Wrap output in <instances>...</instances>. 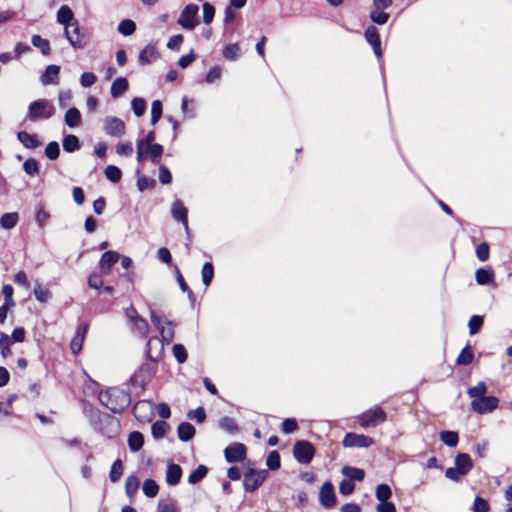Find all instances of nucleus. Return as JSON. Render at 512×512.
Instances as JSON below:
<instances>
[{
  "label": "nucleus",
  "mask_w": 512,
  "mask_h": 512,
  "mask_svg": "<svg viewBox=\"0 0 512 512\" xmlns=\"http://www.w3.org/2000/svg\"><path fill=\"white\" fill-rule=\"evenodd\" d=\"M57 21L68 28L69 25L72 26L73 23H71L74 20V14L71 10V8L67 5H63L59 8L57 11Z\"/></svg>",
  "instance_id": "bb28decb"
},
{
  "label": "nucleus",
  "mask_w": 512,
  "mask_h": 512,
  "mask_svg": "<svg viewBox=\"0 0 512 512\" xmlns=\"http://www.w3.org/2000/svg\"><path fill=\"white\" fill-rule=\"evenodd\" d=\"M139 485L140 481L135 475L128 476L125 482V492L127 496L132 497L137 492Z\"/></svg>",
  "instance_id": "37998d69"
},
{
  "label": "nucleus",
  "mask_w": 512,
  "mask_h": 512,
  "mask_svg": "<svg viewBox=\"0 0 512 512\" xmlns=\"http://www.w3.org/2000/svg\"><path fill=\"white\" fill-rule=\"evenodd\" d=\"M474 358L471 346H465L456 359L458 365H469L472 363Z\"/></svg>",
  "instance_id": "4c0bfd02"
},
{
  "label": "nucleus",
  "mask_w": 512,
  "mask_h": 512,
  "mask_svg": "<svg viewBox=\"0 0 512 512\" xmlns=\"http://www.w3.org/2000/svg\"><path fill=\"white\" fill-rule=\"evenodd\" d=\"M472 460L470 456L466 453H460L455 458V467L462 473L466 475L472 469Z\"/></svg>",
  "instance_id": "393cba45"
},
{
  "label": "nucleus",
  "mask_w": 512,
  "mask_h": 512,
  "mask_svg": "<svg viewBox=\"0 0 512 512\" xmlns=\"http://www.w3.org/2000/svg\"><path fill=\"white\" fill-rule=\"evenodd\" d=\"M104 174L113 183L119 182L122 177L121 170L115 165H108L104 170Z\"/></svg>",
  "instance_id": "3c124183"
},
{
  "label": "nucleus",
  "mask_w": 512,
  "mask_h": 512,
  "mask_svg": "<svg viewBox=\"0 0 512 512\" xmlns=\"http://www.w3.org/2000/svg\"><path fill=\"white\" fill-rule=\"evenodd\" d=\"M131 327L141 336L145 337L148 333V323L147 321L139 316L135 320L130 323Z\"/></svg>",
  "instance_id": "a18cd8bd"
},
{
  "label": "nucleus",
  "mask_w": 512,
  "mask_h": 512,
  "mask_svg": "<svg viewBox=\"0 0 512 512\" xmlns=\"http://www.w3.org/2000/svg\"><path fill=\"white\" fill-rule=\"evenodd\" d=\"M440 440L448 447H455L458 444L459 436L455 431L445 430L440 432Z\"/></svg>",
  "instance_id": "c9c22d12"
},
{
  "label": "nucleus",
  "mask_w": 512,
  "mask_h": 512,
  "mask_svg": "<svg viewBox=\"0 0 512 512\" xmlns=\"http://www.w3.org/2000/svg\"><path fill=\"white\" fill-rule=\"evenodd\" d=\"M199 7L195 4H188L181 11L177 23L185 30H193L199 23Z\"/></svg>",
  "instance_id": "20e7f679"
},
{
  "label": "nucleus",
  "mask_w": 512,
  "mask_h": 512,
  "mask_svg": "<svg viewBox=\"0 0 512 512\" xmlns=\"http://www.w3.org/2000/svg\"><path fill=\"white\" fill-rule=\"evenodd\" d=\"M155 369L148 363H143L139 369L133 374L130 381L133 386L143 389L145 385L152 379Z\"/></svg>",
  "instance_id": "6e6552de"
},
{
  "label": "nucleus",
  "mask_w": 512,
  "mask_h": 512,
  "mask_svg": "<svg viewBox=\"0 0 512 512\" xmlns=\"http://www.w3.org/2000/svg\"><path fill=\"white\" fill-rule=\"evenodd\" d=\"M364 36L366 41L372 46L374 54L376 55L378 60L382 58V49H381V41L379 37L378 30L374 26H369L365 32Z\"/></svg>",
  "instance_id": "4468645a"
},
{
  "label": "nucleus",
  "mask_w": 512,
  "mask_h": 512,
  "mask_svg": "<svg viewBox=\"0 0 512 512\" xmlns=\"http://www.w3.org/2000/svg\"><path fill=\"white\" fill-rule=\"evenodd\" d=\"M11 340L7 334L0 332V352L4 358H7L12 354L10 350Z\"/></svg>",
  "instance_id": "4d7b16f0"
},
{
  "label": "nucleus",
  "mask_w": 512,
  "mask_h": 512,
  "mask_svg": "<svg viewBox=\"0 0 512 512\" xmlns=\"http://www.w3.org/2000/svg\"><path fill=\"white\" fill-rule=\"evenodd\" d=\"M208 473V468L204 465H199L188 477L190 484L199 483Z\"/></svg>",
  "instance_id": "79ce46f5"
},
{
  "label": "nucleus",
  "mask_w": 512,
  "mask_h": 512,
  "mask_svg": "<svg viewBox=\"0 0 512 512\" xmlns=\"http://www.w3.org/2000/svg\"><path fill=\"white\" fill-rule=\"evenodd\" d=\"M370 19L373 23L383 25L387 23L389 14L381 10H375L370 12Z\"/></svg>",
  "instance_id": "680f3d73"
},
{
  "label": "nucleus",
  "mask_w": 512,
  "mask_h": 512,
  "mask_svg": "<svg viewBox=\"0 0 512 512\" xmlns=\"http://www.w3.org/2000/svg\"><path fill=\"white\" fill-rule=\"evenodd\" d=\"M486 391H487V388H486L485 383L479 382L476 386L470 387L467 392L471 398L480 399V397L486 396L485 395Z\"/></svg>",
  "instance_id": "bf43d9fd"
},
{
  "label": "nucleus",
  "mask_w": 512,
  "mask_h": 512,
  "mask_svg": "<svg viewBox=\"0 0 512 512\" xmlns=\"http://www.w3.org/2000/svg\"><path fill=\"white\" fill-rule=\"evenodd\" d=\"M64 121L65 124L70 128L79 126L81 124L80 111L75 107L68 109L64 115Z\"/></svg>",
  "instance_id": "cd10ccee"
},
{
  "label": "nucleus",
  "mask_w": 512,
  "mask_h": 512,
  "mask_svg": "<svg viewBox=\"0 0 512 512\" xmlns=\"http://www.w3.org/2000/svg\"><path fill=\"white\" fill-rule=\"evenodd\" d=\"M195 432L196 430L194 426L188 422H182L177 427L178 438L183 442L191 440L194 437Z\"/></svg>",
  "instance_id": "a878e982"
},
{
  "label": "nucleus",
  "mask_w": 512,
  "mask_h": 512,
  "mask_svg": "<svg viewBox=\"0 0 512 512\" xmlns=\"http://www.w3.org/2000/svg\"><path fill=\"white\" fill-rule=\"evenodd\" d=\"M342 474L349 478L348 480L352 481V480H356V481H362L365 477V472L364 470L360 469V468H356V467H351V466H344L342 468Z\"/></svg>",
  "instance_id": "2f4dec72"
},
{
  "label": "nucleus",
  "mask_w": 512,
  "mask_h": 512,
  "mask_svg": "<svg viewBox=\"0 0 512 512\" xmlns=\"http://www.w3.org/2000/svg\"><path fill=\"white\" fill-rule=\"evenodd\" d=\"M152 403L149 401H138L133 407V414L136 419L144 421L148 419V415L152 414Z\"/></svg>",
  "instance_id": "aec40b11"
},
{
  "label": "nucleus",
  "mask_w": 512,
  "mask_h": 512,
  "mask_svg": "<svg viewBox=\"0 0 512 512\" xmlns=\"http://www.w3.org/2000/svg\"><path fill=\"white\" fill-rule=\"evenodd\" d=\"M72 32L69 31L67 27L64 29L65 38L68 40L69 44L74 49H82L85 46V43L81 39L80 29L77 21H74Z\"/></svg>",
  "instance_id": "f3484780"
},
{
  "label": "nucleus",
  "mask_w": 512,
  "mask_h": 512,
  "mask_svg": "<svg viewBox=\"0 0 512 512\" xmlns=\"http://www.w3.org/2000/svg\"><path fill=\"white\" fill-rule=\"evenodd\" d=\"M60 154V148L59 144L56 141H52L47 144L45 148V155L50 160H55L59 157Z\"/></svg>",
  "instance_id": "052dcab7"
},
{
  "label": "nucleus",
  "mask_w": 512,
  "mask_h": 512,
  "mask_svg": "<svg viewBox=\"0 0 512 512\" xmlns=\"http://www.w3.org/2000/svg\"><path fill=\"white\" fill-rule=\"evenodd\" d=\"M202 8H203V22L206 25H209L213 21V18L215 15V8L213 5H211L208 2H205L203 4Z\"/></svg>",
  "instance_id": "0e129e2a"
},
{
  "label": "nucleus",
  "mask_w": 512,
  "mask_h": 512,
  "mask_svg": "<svg viewBox=\"0 0 512 512\" xmlns=\"http://www.w3.org/2000/svg\"><path fill=\"white\" fill-rule=\"evenodd\" d=\"M166 326H162L159 331L161 335V341L162 343L169 344L172 342L174 338V330H173V323L171 321H165Z\"/></svg>",
  "instance_id": "a19ab883"
},
{
  "label": "nucleus",
  "mask_w": 512,
  "mask_h": 512,
  "mask_svg": "<svg viewBox=\"0 0 512 512\" xmlns=\"http://www.w3.org/2000/svg\"><path fill=\"white\" fill-rule=\"evenodd\" d=\"M103 129L105 133L111 137H122L126 132L124 121L115 116H107L104 118Z\"/></svg>",
  "instance_id": "0eeeda50"
},
{
  "label": "nucleus",
  "mask_w": 512,
  "mask_h": 512,
  "mask_svg": "<svg viewBox=\"0 0 512 512\" xmlns=\"http://www.w3.org/2000/svg\"><path fill=\"white\" fill-rule=\"evenodd\" d=\"M145 151L148 158H150L154 164H157L159 162L160 156L163 154L164 148L161 144L154 143L145 146Z\"/></svg>",
  "instance_id": "473e14b6"
},
{
  "label": "nucleus",
  "mask_w": 512,
  "mask_h": 512,
  "mask_svg": "<svg viewBox=\"0 0 512 512\" xmlns=\"http://www.w3.org/2000/svg\"><path fill=\"white\" fill-rule=\"evenodd\" d=\"M475 280L479 285L494 283V271L491 268H479L475 272Z\"/></svg>",
  "instance_id": "b1692460"
},
{
  "label": "nucleus",
  "mask_w": 512,
  "mask_h": 512,
  "mask_svg": "<svg viewBox=\"0 0 512 512\" xmlns=\"http://www.w3.org/2000/svg\"><path fill=\"white\" fill-rule=\"evenodd\" d=\"M182 477V469L178 464L169 462L167 464L166 482L170 486L177 485Z\"/></svg>",
  "instance_id": "412c9836"
},
{
  "label": "nucleus",
  "mask_w": 512,
  "mask_h": 512,
  "mask_svg": "<svg viewBox=\"0 0 512 512\" xmlns=\"http://www.w3.org/2000/svg\"><path fill=\"white\" fill-rule=\"evenodd\" d=\"M34 296L39 302H47L50 298V293L47 288L43 287L39 281H36L34 286Z\"/></svg>",
  "instance_id": "8fccbe9b"
},
{
  "label": "nucleus",
  "mask_w": 512,
  "mask_h": 512,
  "mask_svg": "<svg viewBox=\"0 0 512 512\" xmlns=\"http://www.w3.org/2000/svg\"><path fill=\"white\" fill-rule=\"evenodd\" d=\"M171 214L174 220L182 223L185 231L189 232L188 226V209L184 206V204L176 199L171 206Z\"/></svg>",
  "instance_id": "ddd939ff"
},
{
  "label": "nucleus",
  "mask_w": 512,
  "mask_h": 512,
  "mask_svg": "<svg viewBox=\"0 0 512 512\" xmlns=\"http://www.w3.org/2000/svg\"><path fill=\"white\" fill-rule=\"evenodd\" d=\"M88 328L89 325L87 323H82L77 327L76 334L70 345L73 354L76 355L81 351Z\"/></svg>",
  "instance_id": "a211bd4d"
},
{
  "label": "nucleus",
  "mask_w": 512,
  "mask_h": 512,
  "mask_svg": "<svg viewBox=\"0 0 512 512\" xmlns=\"http://www.w3.org/2000/svg\"><path fill=\"white\" fill-rule=\"evenodd\" d=\"M374 443V440L364 434L347 433L342 441L345 448H367Z\"/></svg>",
  "instance_id": "1a4fd4ad"
},
{
  "label": "nucleus",
  "mask_w": 512,
  "mask_h": 512,
  "mask_svg": "<svg viewBox=\"0 0 512 512\" xmlns=\"http://www.w3.org/2000/svg\"><path fill=\"white\" fill-rule=\"evenodd\" d=\"M60 66L48 65L41 75L40 80L43 85H56L59 83Z\"/></svg>",
  "instance_id": "6ab92c4d"
},
{
  "label": "nucleus",
  "mask_w": 512,
  "mask_h": 512,
  "mask_svg": "<svg viewBox=\"0 0 512 512\" xmlns=\"http://www.w3.org/2000/svg\"><path fill=\"white\" fill-rule=\"evenodd\" d=\"M169 429V425L165 421H156L151 426V433L155 439L163 438Z\"/></svg>",
  "instance_id": "58836bf2"
},
{
  "label": "nucleus",
  "mask_w": 512,
  "mask_h": 512,
  "mask_svg": "<svg viewBox=\"0 0 512 512\" xmlns=\"http://www.w3.org/2000/svg\"><path fill=\"white\" fill-rule=\"evenodd\" d=\"M131 106L134 114L137 117L142 116L146 111V101L143 98L136 97L132 99Z\"/></svg>",
  "instance_id": "5fc2aeb1"
},
{
  "label": "nucleus",
  "mask_w": 512,
  "mask_h": 512,
  "mask_svg": "<svg viewBox=\"0 0 512 512\" xmlns=\"http://www.w3.org/2000/svg\"><path fill=\"white\" fill-rule=\"evenodd\" d=\"M123 474V463L120 459H117L114 461V463L111 466L109 478L111 482L116 483L120 480L121 476Z\"/></svg>",
  "instance_id": "c03bdc74"
},
{
  "label": "nucleus",
  "mask_w": 512,
  "mask_h": 512,
  "mask_svg": "<svg viewBox=\"0 0 512 512\" xmlns=\"http://www.w3.org/2000/svg\"><path fill=\"white\" fill-rule=\"evenodd\" d=\"M268 472L266 470L249 469L244 474V489L247 492L255 491L266 479Z\"/></svg>",
  "instance_id": "423d86ee"
},
{
  "label": "nucleus",
  "mask_w": 512,
  "mask_h": 512,
  "mask_svg": "<svg viewBox=\"0 0 512 512\" xmlns=\"http://www.w3.org/2000/svg\"><path fill=\"white\" fill-rule=\"evenodd\" d=\"M499 400L495 396H484L480 399H473L471 408L478 414L491 413L498 407Z\"/></svg>",
  "instance_id": "9d476101"
},
{
  "label": "nucleus",
  "mask_w": 512,
  "mask_h": 512,
  "mask_svg": "<svg viewBox=\"0 0 512 512\" xmlns=\"http://www.w3.org/2000/svg\"><path fill=\"white\" fill-rule=\"evenodd\" d=\"M315 454L314 446L306 440L297 441L293 447V455L301 464H309Z\"/></svg>",
  "instance_id": "39448f33"
},
{
  "label": "nucleus",
  "mask_w": 512,
  "mask_h": 512,
  "mask_svg": "<svg viewBox=\"0 0 512 512\" xmlns=\"http://www.w3.org/2000/svg\"><path fill=\"white\" fill-rule=\"evenodd\" d=\"M218 426L221 430L231 435H234L239 431L236 421L228 416L222 417L218 421Z\"/></svg>",
  "instance_id": "7c9ffc66"
},
{
  "label": "nucleus",
  "mask_w": 512,
  "mask_h": 512,
  "mask_svg": "<svg viewBox=\"0 0 512 512\" xmlns=\"http://www.w3.org/2000/svg\"><path fill=\"white\" fill-rule=\"evenodd\" d=\"M224 455L229 463L240 462L245 459L246 448L241 443H235L225 448Z\"/></svg>",
  "instance_id": "f8f14e48"
},
{
  "label": "nucleus",
  "mask_w": 512,
  "mask_h": 512,
  "mask_svg": "<svg viewBox=\"0 0 512 512\" xmlns=\"http://www.w3.org/2000/svg\"><path fill=\"white\" fill-rule=\"evenodd\" d=\"M144 444V436L139 431H133L128 436V447L132 452H138Z\"/></svg>",
  "instance_id": "c756f323"
},
{
  "label": "nucleus",
  "mask_w": 512,
  "mask_h": 512,
  "mask_svg": "<svg viewBox=\"0 0 512 512\" xmlns=\"http://www.w3.org/2000/svg\"><path fill=\"white\" fill-rule=\"evenodd\" d=\"M386 420V413L380 407H374L358 416V423L362 428L375 427Z\"/></svg>",
  "instance_id": "7ed1b4c3"
},
{
  "label": "nucleus",
  "mask_w": 512,
  "mask_h": 512,
  "mask_svg": "<svg viewBox=\"0 0 512 512\" xmlns=\"http://www.w3.org/2000/svg\"><path fill=\"white\" fill-rule=\"evenodd\" d=\"M319 502L325 508H332L336 503V496L331 482L326 481L319 491Z\"/></svg>",
  "instance_id": "9b49d317"
},
{
  "label": "nucleus",
  "mask_w": 512,
  "mask_h": 512,
  "mask_svg": "<svg viewBox=\"0 0 512 512\" xmlns=\"http://www.w3.org/2000/svg\"><path fill=\"white\" fill-rule=\"evenodd\" d=\"M128 80L125 77L116 78L111 85L110 94L111 97L117 99L121 97L128 89Z\"/></svg>",
  "instance_id": "5701e85b"
},
{
  "label": "nucleus",
  "mask_w": 512,
  "mask_h": 512,
  "mask_svg": "<svg viewBox=\"0 0 512 512\" xmlns=\"http://www.w3.org/2000/svg\"><path fill=\"white\" fill-rule=\"evenodd\" d=\"M172 352L178 363L183 364L187 361L188 354L184 345L175 344L172 348Z\"/></svg>",
  "instance_id": "6e6d98bb"
},
{
  "label": "nucleus",
  "mask_w": 512,
  "mask_h": 512,
  "mask_svg": "<svg viewBox=\"0 0 512 512\" xmlns=\"http://www.w3.org/2000/svg\"><path fill=\"white\" fill-rule=\"evenodd\" d=\"M266 464L271 470H276L280 467V455L277 451H271L267 457Z\"/></svg>",
  "instance_id": "338daca9"
},
{
  "label": "nucleus",
  "mask_w": 512,
  "mask_h": 512,
  "mask_svg": "<svg viewBox=\"0 0 512 512\" xmlns=\"http://www.w3.org/2000/svg\"><path fill=\"white\" fill-rule=\"evenodd\" d=\"M31 43L35 48H38L43 55H49L51 52L50 43L47 39L42 38L40 35H33Z\"/></svg>",
  "instance_id": "72a5a7b5"
},
{
  "label": "nucleus",
  "mask_w": 512,
  "mask_h": 512,
  "mask_svg": "<svg viewBox=\"0 0 512 512\" xmlns=\"http://www.w3.org/2000/svg\"><path fill=\"white\" fill-rule=\"evenodd\" d=\"M143 493L148 497H155L158 494L159 486L153 479H146L142 486Z\"/></svg>",
  "instance_id": "de8ad7c7"
},
{
  "label": "nucleus",
  "mask_w": 512,
  "mask_h": 512,
  "mask_svg": "<svg viewBox=\"0 0 512 512\" xmlns=\"http://www.w3.org/2000/svg\"><path fill=\"white\" fill-rule=\"evenodd\" d=\"M482 325H483V318L481 316H479V315L472 316L468 322L469 333L471 335L478 333V331L480 330Z\"/></svg>",
  "instance_id": "e2e57ef3"
},
{
  "label": "nucleus",
  "mask_w": 512,
  "mask_h": 512,
  "mask_svg": "<svg viewBox=\"0 0 512 512\" xmlns=\"http://www.w3.org/2000/svg\"><path fill=\"white\" fill-rule=\"evenodd\" d=\"M473 512H488L489 505L487 501L479 496H477L473 503Z\"/></svg>",
  "instance_id": "774afa93"
},
{
  "label": "nucleus",
  "mask_w": 512,
  "mask_h": 512,
  "mask_svg": "<svg viewBox=\"0 0 512 512\" xmlns=\"http://www.w3.org/2000/svg\"><path fill=\"white\" fill-rule=\"evenodd\" d=\"M55 114L54 104L47 99L32 101L27 110L26 118L31 122L48 120Z\"/></svg>",
  "instance_id": "f03ea898"
},
{
  "label": "nucleus",
  "mask_w": 512,
  "mask_h": 512,
  "mask_svg": "<svg viewBox=\"0 0 512 512\" xmlns=\"http://www.w3.org/2000/svg\"><path fill=\"white\" fill-rule=\"evenodd\" d=\"M62 145H63V149L69 153L75 152L80 149V141H79L78 137L75 135H72V134L66 135L63 138Z\"/></svg>",
  "instance_id": "f704fd0d"
},
{
  "label": "nucleus",
  "mask_w": 512,
  "mask_h": 512,
  "mask_svg": "<svg viewBox=\"0 0 512 512\" xmlns=\"http://www.w3.org/2000/svg\"><path fill=\"white\" fill-rule=\"evenodd\" d=\"M201 276L203 284L208 287L214 277V267L211 262H205L201 269Z\"/></svg>",
  "instance_id": "ea45409f"
},
{
  "label": "nucleus",
  "mask_w": 512,
  "mask_h": 512,
  "mask_svg": "<svg viewBox=\"0 0 512 512\" xmlns=\"http://www.w3.org/2000/svg\"><path fill=\"white\" fill-rule=\"evenodd\" d=\"M17 139L19 142L28 149H35L41 145V141L37 135L30 134L26 131H20L17 133Z\"/></svg>",
  "instance_id": "4be33fe9"
},
{
  "label": "nucleus",
  "mask_w": 512,
  "mask_h": 512,
  "mask_svg": "<svg viewBox=\"0 0 512 512\" xmlns=\"http://www.w3.org/2000/svg\"><path fill=\"white\" fill-rule=\"evenodd\" d=\"M19 216L18 213H5L0 218V224L4 229H12L17 225Z\"/></svg>",
  "instance_id": "e433bc0d"
},
{
  "label": "nucleus",
  "mask_w": 512,
  "mask_h": 512,
  "mask_svg": "<svg viewBox=\"0 0 512 512\" xmlns=\"http://www.w3.org/2000/svg\"><path fill=\"white\" fill-rule=\"evenodd\" d=\"M392 491L389 485L379 484L375 491V496L380 502L388 501L391 497Z\"/></svg>",
  "instance_id": "603ef678"
},
{
  "label": "nucleus",
  "mask_w": 512,
  "mask_h": 512,
  "mask_svg": "<svg viewBox=\"0 0 512 512\" xmlns=\"http://www.w3.org/2000/svg\"><path fill=\"white\" fill-rule=\"evenodd\" d=\"M157 51L154 46L147 45L139 54V63L141 65H147L152 63L157 58Z\"/></svg>",
  "instance_id": "c85d7f7f"
},
{
  "label": "nucleus",
  "mask_w": 512,
  "mask_h": 512,
  "mask_svg": "<svg viewBox=\"0 0 512 512\" xmlns=\"http://www.w3.org/2000/svg\"><path fill=\"white\" fill-rule=\"evenodd\" d=\"M136 30V24L130 19L122 20L118 24V32L124 36L132 35Z\"/></svg>",
  "instance_id": "49530a36"
},
{
  "label": "nucleus",
  "mask_w": 512,
  "mask_h": 512,
  "mask_svg": "<svg viewBox=\"0 0 512 512\" xmlns=\"http://www.w3.org/2000/svg\"><path fill=\"white\" fill-rule=\"evenodd\" d=\"M121 258L120 253L116 251H106L102 254L99 261V266L104 274H109L114 264H116Z\"/></svg>",
  "instance_id": "dca6fc26"
},
{
  "label": "nucleus",
  "mask_w": 512,
  "mask_h": 512,
  "mask_svg": "<svg viewBox=\"0 0 512 512\" xmlns=\"http://www.w3.org/2000/svg\"><path fill=\"white\" fill-rule=\"evenodd\" d=\"M163 353V343L158 337H151L146 344V354L150 361L157 362Z\"/></svg>",
  "instance_id": "2eb2a0df"
},
{
  "label": "nucleus",
  "mask_w": 512,
  "mask_h": 512,
  "mask_svg": "<svg viewBox=\"0 0 512 512\" xmlns=\"http://www.w3.org/2000/svg\"><path fill=\"white\" fill-rule=\"evenodd\" d=\"M97 81V76L92 72H84L80 76V84L83 88H89Z\"/></svg>",
  "instance_id": "69168bd1"
},
{
  "label": "nucleus",
  "mask_w": 512,
  "mask_h": 512,
  "mask_svg": "<svg viewBox=\"0 0 512 512\" xmlns=\"http://www.w3.org/2000/svg\"><path fill=\"white\" fill-rule=\"evenodd\" d=\"M99 401L113 413H121L131 403L130 394L118 387L101 390Z\"/></svg>",
  "instance_id": "f257e3e1"
},
{
  "label": "nucleus",
  "mask_w": 512,
  "mask_h": 512,
  "mask_svg": "<svg viewBox=\"0 0 512 512\" xmlns=\"http://www.w3.org/2000/svg\"><path fill=\"white\" fill-rule=\"evenodd\" d=\"M223 56L231 61H235L240 56V47L237 43L229 44L223 49Z\"/></svg>",
  "instance_id": "09e8293b"
},
{
  "label": "nucleus",
  "mask_w": 512,
  "mask_h": 512,
  "mask_svg": "<svg viewBox=\"0 0 512 512\" xmlns=\"http://www.w3.org/2000/svg\"><path fill=\"white\" fill-rule=\"evenodd\" d=\"M23 170L26 174L34 176L39 172V162L34 158H29L23 163Z\"/></svg>",
  "instance_id": "13d9d810"
},
{
  "label": "nucleus",
  "mask_w": 512,
  "mask_h": 512,
  "mask_svg": "<svg viewBox=\"0 0 512 512\" xmlns=\"http://www.w3.org/2000/svg\"><path fill=\"white\" fill-rule=\"evenodd\" d=\"M163 111L162 102L154 100L151 105V124L155 125L161 118Z\"/></svg>",
  "instance_id": "864d4df0"
}]
</instances>
